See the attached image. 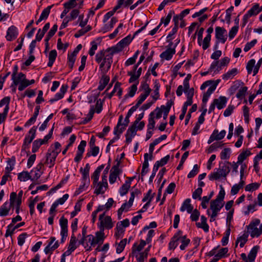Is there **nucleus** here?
Returning a JSON list of instances; mask_svg holds the SVG:
<instances>
[{
    "label": "nucleus",
    "mask_w": 262,
    "mask_h": 262,
    "mask_svg": "<svg viewBox=\"0 0 262 262\" xmlns=\"http://www.w3.org/2000/svg\"><path fill=\"white\" fill-rule=\"evenodd\" d=\"M224 206V203L217 200H212L210 202V209L220 211Z\"/></svg>",
    "instance_id": "obj_22"
},
{
    "label": "nucleus",
    "mask_w": 262,
    "mask_h": 262,
    "mask_svg": "<svg viewBox=\"0 0 262 262\" xmlns=\"http://www.w3.org/2000/svg\"><path fill=\"white\" fill-rule=\"evenodd\" d=\"M169 44L167 46V49L160 54V57L163 59H165L167 60L171 59L173 55L176 53L175 48L177 44H176L173 48H172L173 46V42L171 41H168Z\"/></svg>",
    "instance_id": "obj_8"
},
{
    "label": "nucleus",
    "mask_w": 262,
    "mask_h": 262,
    "mask_svg": "<svg viewBox=\"0 0 262 262\" xmlns=\"http://www.w3.org/2000/svg\"><path fill=\"white\" fill-rule=\"evenodd\" d=\"M68 89V86L66 85H62L60 89V91L56 93L54 96V97L52 99H51L49 102L51 103H53V102L61 99L64 96V93L67 92Z\"/></svg>",
    "instance_id": "obj_14"
},
{
    "label": "nucleus",
    "mask_w": 262,
    "mask_h": 262,
    "mask_svg": "<svg viewBox=\"0 0 262 262\" xmlns=\"http://www.w3.org/2000/svg\"><path fill=\"white\" fill-rule=\"evenodd\" d=\"M219 66V61H214L211 64L209 68L210 72H213L214 74L218 73L220 71L217 70V68Z\"/></svg>",
    "instance_id": "obj_63"
},
{
    "label": "nucleus",
    "mask_w": 262,
    "mask_h": 262,
    "mask_svg": "<svg viewBox=\"0 0 262 262\" xmlns=\"http://www.w3.org/2000/svg\"><path fill=\"white\" fill-rule=\"evenodd\" d=\"M231 149L230 148H225L221 152L220 156L222 160H227L230 158Z\"/></svg>",
    "instance_id": "obj_49"
},
{
    "label": "nucleus",
    "mask_w": 262,
    "mask_h": 262,
    "mask_svg": "<svg viewBox=\"0 0 262 262\" xmlns=\"http://www.w3.org/2000/svg\"><path fill=\"white\" fill-rule=\"evenodd\" d=\"M99 220L100 224H98L100 230L104 231V228L110 229L113 228L114 225L112 219L110 216H105L104 213L99 215Z\"/></svg>",
    "instance_id": "obj_5"
},
{
    "label": "nucleus",
    "mask_w": 262,
    "mask_h": 262,
    "mask_svg": "<svg viewBox=\"0 0 262 262\" xmlns=\"http://www.w3.org/2000/svg\"><path fill=\"white\" fill-rule=\"evenodd\" d=\"M154 112H152L150 113L148 118V123L147 124V129L151 130L153 129L155 126V121L154 120Z\"/></svg>",
    "instance_id": "obj_41"
},
{
    "label": "nucleus",
    "mask_w": 262,
    "mask_h": 262,
    "mask_svg": "<svg viewBox=\"0 0 262 262\" xmlns=\"http://www.w3.org/2000/svg\"><path fill=\"white\" fill-rule=\"evenodd\" d=\"M154 193H152V190L151 189L149 190L144 196L142 201H147V202H149V204H150L154 197Z\"/></svg>",
    "instance_id": "obj_62"
},
{
    "label": "nucleus",
    "mask_w": 262,
    "mask_h": 262,
    "mask_svg": "<svg viewBox=\"0 0 262 262\" xmlns=\"http://www.w3.org/2000/svg\"><path fill=\"white\" fill-rule=\"evenodd\" d=\"M76 241V237L74 234L73 233L71 237L68 250L66 251V252H68L69 251L72 252L76 249L77 247L75 246Z\"/></svg>",
    "instance_id": "obj_33"
},
{
    "label": "nucleus",
    "mask_w": 262,
    "mask_h": 262,
    "mask_svg": "<svg viewBox=\"0 0 262 262\" xmlns=\"http://www.w3.org/2000/svg\"><path fill=\"white\" fill-rule=\"evenodd\" d=\"M216 89V85L211 86L209 88L207 91V92L204 94L202 101L204 103H206L208 100L210 96L212 94V93L215 91Z\"/></svg>",
    "instance_id": "obj_32"
},
{
    "label": "nucleus",
    "mask_w": 262,
    "mask_h": 262,
    "mask_svg": "<svg viewBox=\"0 0 262 262\" xmlns=\"http://www.w3.org/2000/svg\"><path fill=\"white\" fill-rule=\"evenodd\" d=\"M251 154L250 150H247L241 153L237 158V163H242Z\"/></svg>",
    "instance_id": "obj_42"
},
{
    "label": "nucleus",
    "mask_w": 262,
    "mask_h": 262,
    "mask_svg": "<svg viewBox=\"0 0 262 262\" xmlns=\"http://www.w3.org/2000/svg\"><path fill=\"white\" fill-rule=\"evenodd\" d=\"M126 243H127L126 238H124L120 241V242L118 244V245L117 247V248H116V252L117 253H118V254L120 253L121 252H122L123 251V250L125 248V246L126 245Z\"/></svg>",
    "instance_id": "obj_54"
},
{
    "label": "nucleus",
    "mask_w": 262,
    "mask_h": 262,
    "mask_svg": "<svg viewBox=\"0 0 262 262\" xmlns=\"http://www.w3.org/2000/svg\"><path fill=\"white\" fill-rule=\"evenodd\" d=\"M248 230L252 237H258L262 233V228L258 229L254 226L251 227L248 226Z\"/></svg>",
    "instance_id": "obj_21"
},
{
    "label": "nucleus",
    "mask_w": 262,
    "mask_h": 262,
    "mask_svg": "<svg viewBox=\"0 0 262 262\" xmlns=\"http://www.w3.org/2000/svg\"><path fill=\"white\" fill-rule=\"evenodd\" d=\"M42 144H43L41 142V139H37V140H35L33 142V145H32V152H34V153L36 152L38 150V149L39 148L40 146Z\"/></svg>",
    "instance_id": "obj_59"
},
{
    "label": "nucleus",
    "mask_w": 262,
    "mask_h": 262,
    "mask_svg": "<svg viewBox=\"0 0 262 262\" xmlns=\"http://www.w3.org/2000/svg\"><path fill=\"white\" fill-rule=\"evenodd\" d=\"M95 113V108L93 105L91 106L90 110L88 114L86 117L83 119V120L81 122L80 124H85L89 122L93 118L94 114Z\"/></svg>",
    "instance_id": "obj_36"
},
{
    "label": "nucleus",
    "mask_w": 262,
    "mask_h": 262,
    "mask_svg": "<svg viewBox=\"0 0 262 262\" xmlns=\"http://www.w3.org/2000/svg\"><path fill=\"white\" fill-rule=\"evenodd\" d=\"M110 81V77L106 75H103L99 82V85L98 87V90L99 91H102Z\"/></svg>",
    "instance_id": "obj_31"
},
{
    "label": "nucleus",
    "mask_w": 262,
    "mask_h": 262,
    "mask_svg": "<svg viewBox=\"0 0 262 262\" xmlns=\"http://www.w3.org/2000/svg\"><path fill=\"white\" fill-rule=\"evenodd\" d=\"M68 221L67 219L65 218L63 216L60 217V219L59 220V225L61 227L60 233H68Z\"/></svg>",
    "instance_id": "obj_23"
},
{
    "label": "nucleus",
    "mask_w": 262,
    "mask_h": 262,
    "mask_svg": "<svg viewBox=\"0 0 262 262\" xmlns=\"http://www.w3.org/2000/svg\"><path fill=\"white\" fill-rule=\"evenodd\" d=\"M160 84L159 82H157V80L155 82V85H154V95L152 96V98L154 100V102H155L159 98V89H160Z\"/></svg>",
    "instance_id": "obj_50"
},
{
    "label": "nucleus",
    "mask_w": 262,
    "mask_h": 262,
    "mask_svg": "<svg viewBox=\"0 0 262 262\" xmlns=\"http://www.w3.org/2000/svg\"><path fill=\"white\" fill-rule=\"evenodd\" d=\"M229 165H231V163L229 162H225L222 163H220L219 165V168L227 176L230 171Z\"/></svg>",
    "instance_id": "obj_35"
},
{
    "label": "nucleus",
    "mask_w": 262,
    "mask_h": 262,
    "mask_svg": "<svg viewBox=\"0 0 262 262\" xmlns=\"http://www.w3.org/2000/svg\"><path fill=\"white\" fill-rule=\"evenodd\" d=\"M180 210L182 212L184 211L185 210H187L188 213H190L192 212L193 210V207L190 204V199H187L184 201L180 208Z\"/></svg>",
    "instance_id": "obj_19"
},
{
    "label": "nucleus",
    "mask_w": 262,
    "mask_h": 262,
    "mask_svg": "<svg viewBox=\"0 0 262 262\" xmlns=\"http://www.w3.org/2000/svg\"><path fill=\"white\" fill-rule=\"evenodd\" d=\"M169 158V155H167L164 158H162L160 161H157L154 165L158 166V168H159L160 166H163L165 165L168 162Z\"/></svg>",
    "instance_id": "obj_52"
},
{
    "label": "nucleus",
    "mask_w": 262,
    "mask_h": 262,
    "mask_svg": "<svg viewBox=\"0 0 262 262\" xmlns=\"http://www.w3.org/2000/svg\"><path fill=\"white\" fill-rule=\"evenodd\" d=\"M133 38L134 37H132L129 35L127 36L125 38L121 39L116 46L111 47L113 51H114V53L115 54L121 51L124 48L130 43Z\"/></svg>",
    "instance_id": "obj_6"
},
{
    "label": "nucleus",
    "mask_w": 262,
    "mask_h": 262,
    "mask_svg": "<svg viewBox=\"0 0 262 262\" xmlns=\"http://www.w3.org/2000/svg\"><path fill=\"white\" fill-rule=\"evenodd\" d=\"M179 241H180L182 243L180 246V248L182 250H184L186 248V247H187L190 242V239L187 238L186 235H182V231H181V236Z\"/></svg>",
    "instance_id": "obj_26"
},
{
    "label": "nucleus",
    "mask_w": 262,
    "mask_h": 262,
    "mask_svg": "<svg viewBox=\"0 0 262 262\" xmlns=\"http://www.w3.org/2000/svg\"><path fill=\"white\" fill-rule=\"evenodd\" d=\"M115 53L112 48H108L106 50H102L98 52L95 56V60L99 63V68L101 70L106 68L108 71L113 62V56Z\"/></svg>",
    "instance_id": "obj_1"
},
{
    "label": "nucleus",
    "mask_w": 262,
    "mask_h": 262,
    "mask_svg": "<svg viewBox=\"0 0 262 262\" xmlns=\"http://www.w3.org/2000/svg\"><path fill=\"white\" fill-rule=\"evenodd\" d=\"M99 152V148L98 146H92L91 147V151L86 154L87 157H90L93 156L95 157L98 155Z\"/></svg>",
    "instance_id": "obj_61"
},
{
    "label": "nucleus",
    "mask_w": 262,
    "mask_h": 262,
    "mask_svg": "<svg viewBox=\"0 0 262 262\" xmlns=\"http://www.w3.org/2000/svg\"><path fill=\"white\" fill-rule=\"evenodd\" d=\"M59 247V244L58 241H56L52 247L47 246L44 249V251L46 254L51 253L53 251Z\"/></svg>",
    "instance_id": "obj_58"
},
{
    "label": "nucleus",
    "mask_w": 262,
    "mask_h": 262,
    "mask_svg": "<svg viewBox=\"0 0 262 262\" xmlns=\"http://www.w3.org/2000/svg\"><path fill=\"white\" fill-rule=\"evenodd\" d=\"M130 187V181H125L119 189V192L121 196L126 194Z\"/></svg>",
    "instance_id": "obj_38"
},
{
    "label": "nucleus",
    "mask_w": 262,
    "mask_h": 262,
    "mask_svg": "<svg viewBox=\"0 0 262 262\" xmlns=\"http://www.w3.org/2000/svg\"><path fill=\"white\" fill-rule=\"evenodd\" d=\"M214 102L216 105L217 108L219 110H221L224 108L227 103V99L225 96H220L217 99H214L213 100Z\"/></svg>",
    "instance_id": "obj_17"
},
{
    "label": "nucleus",
    "mask_w": 262,
    "mask_h": 262,
    "mask_svg": "<svg viewBox=\"0 0 262 262\" xmlns=\"http://www.w3.org/2000/svg\"><path fill=\"white\" fill-rule=\"evenodd\" d=\"M230 61V59L228 57H224L219 61V66L217 68V71H221L223 67L228 65Z\"/></svg>",
    "instance_id": "obj_55"
},
{
    "label": "nucleus",
    "mask_w": 262,
    "mask_h": 262,
    "mask_svg": "<svg viewBox=\"0 0 262 262\" xmlns=\"http://www.w3.org/2000/svg\"><path fill=\"white\" fill-rule=\"evenodd\" d=\"M61 144L56 142L54 145H52L50 148L48 149V152L46 154V164H50L49 167H52L55 164L56 158L59 153L61 151Z\"/></svg>",
    "instance_id": "obj_2"
},
{
    "label": "nucleus",
    "mask_w": 262,
    "mask_h": 262,
    "mask_svg": "<svg viewBox=\"0 0 262 262\" xmlns=\"http://www.w3.org/2000/svg\"><path fill=\"white\" fill-rule=\"evenodd\" d=\"M180 236L181 230H179L171 238V240L168 245V248L169 250H174L177 247L178 245V241L180 240Z\"/></svg>",
    "instance_id": "obj_11"
},
{
    "label": "nucleus",
    "mask_w": 262,
    "mask_h": 262,
    "mask_svg": "<svg viewBox=\"0 0 262 262\" xmlns=\"http://www.w3.org/2000/svg\"><path fill=\"white\" fill-rule=\"evenodd\" d=\"M36 129L37 127L34 126L30 129L28 134L26 136L24 139V143L22 146L23 149L26 150L29 147V144L35 137Z\"/></svg>",
    "instance_id": "obj_7"
},
{
    "label": "nucleus",
    "mask_w": 262,
    "mask_h": 262,
    "mask_svg": "<svg viewBox=\"0 0 262 262\" xmlns=\"http://www.w3.org/2000/svg\"><path fill=\"white\" fill-rule=\"evenodd\" d=\"M96 237H95V245L96 244H102L105 238L104 233L103 231L100 230V231H97L95 233Z\"/></svg>",
    "instance_id": "obj_27"
},
{
    "label": "nucleus",
    "mask_w": 262,
    "mask_h": 262,
    "mask_svg": "<svg viewBox=\"0 0 262 262\" xmlns=\"http://www.w3.org/2000/svg\"><path fill=\"white\" fill-rule=\"evenodd\" d=\"M90 169V166L89 163L86 164L85 167L83 169L82 167L80 168V171L82 175V180L84 181H86L88 180L90 181L89 179V171Z\"/></svg>",
    "instance_id": "obj_25"
},
{
    "label": "nucleus",
    "mask_w": 262,
    "mask_h": 262,
    "mask_svg": "<svg viewBox=\"0 0 262 262\" xmlns=\"http://www.w3.org/2000/svg\"><path fill=\"white\" fill-rule=\"evenodd\" d=\"M16 71L13 72L12 75V80H13V83L14 85H17L19 82L24 78H25V75L22 73H19L17 77L15 76L17 71V67L15 66Z\"/></svg>",
    "instance_id": "obj_16"
},
{
    "label": "nucleus",
    "mask_w": 262,
    "mask_h": 262,
    "mask_svg": "<svg viewBox=\"0 0 262 262\" xmlns=\"http://www.w3.org/2000/svg\"><path fill=\"white\" fill-rule=\"evenodd\" d=\"M224 144L222 142H215L212 144L207 149V152L210 154L216 150L218 148L222 147Z\"/></svg>",
    "instance_id": "obj_45"
},
{
    "label": "nucleus",
    "mask_w": 262,
    "mask_h": 262,
    "mask_svg": "<svg viewBox=\"0 0 262 262\" xmlns=\"http://www.w3.org/2000/svg\"><path fill=\"white\" fill-rule=\"evenodd\" d=\"M261 11V9L259 8V5L257 4H255L250 10L248 11L247 14L251 17L253 15H256L260 12Z\"/></svg>",
    "instance_id": "obj_34"
},
{
    "label": "nucleus",
    "mask_w": 262,
    "mask_h": 262,
    "mask_svg": "<svg viewBox=\"0 0 262 262\" xmlns=\"http://www.w3.org/2000/svg\"><path fill=\"white\" fill-rule=\"evenodd\" d=\"M259 186L260 184L258 183H252L246 185L245 189L246 191H253L257 189Z\"/></svg>",
    "instance_id": "obj_51"
},
{
    "label": "nucleus",
    "mask_w": 262,
    "mask_h": 262,
    "mask_svg": "<svg viewBox=\"0 0 262 262\" xmlns=\"http://www.w3.org/2000/svg\"><path fill=\"white\" fill-rule=\"evenodd\" d=\"M138 82L136 84H133L129 88V91H128V92L127 93V94L125 95V97L126 98L128 97H133L137 90V84H138Z\"/></svg>",
    "instance_id": "obj_48"
},
{
    "label": "nucleus",
    "mask_w": 262,
    "mask_h": 262,
    "mask_svg": "<svg viewBox=\"0 0 262 262\" xmlns=\"http://www.w3.org/2000/svg\"><path fill=\"white\" fill-rule=\"evenodd\" d=\"M187 96V101L192 103V98L194 95V89L191 88L190 89L184 91Z\"/></svg>",
    "instance_id": "obj_56"
},
{
    "label": "nucleus",
    "mask_w": 262,
    "mask_h": 262,
    "mask_svg": "<svg viewBox=\"0 0 262 262\" xmlns=\"http://www.w3.org/2000/svg\"><path fill=\"white\" fill-rule=\"evenodd\" d=\"M174 14L173 10H170L167 14L166 18L162 17L161 19L160 23L159 24H163L164 26H166L169 23L170 20L171 18L172 15Z\"/></svg>",
    "instance_id": "obj_44"
},
{
    "label": "nucleus",
    "mask_w": 262,
    "mask_h": 262,
    "mask_svg": "<svg viewBox=\"0 0 262 262\" xmlns=\"http://www.w3.org/2000/svg\"><path fill=\"white\" fill-rule=\"evenodd\" d=\"M257 42V39H254L250 42H248L246 44V45L244 48V51L245 52H248L256 45Z\"/></svg>",
    "instance_id": "obj_64"
},
{
    "label": "nucleus",
    "mask_w": 262,
    "mask_h": 262,
    "mask_svg": "<svg viewBox=\"0 0 262 262\" xmlns=\"http://www.w3.org/2000/svg\"><path fill=\"white\" fill-rule=\"evenodd\" d=\"M258 246H254L250 251L248 255V259L249 262H254L256 256V254L258 250Z\"/></svg>",
    "instance_id": "obj_29"
},
{
    "label": "nucleus",
    "mask_w": 262,
    "mask_h": 262,
    "mask_svg": "<svg viewBox=\"0 0 262 262\" xmlns=\"http://www.w3.org/2000/svg\"><path fill=\"white\" fill-rule=\"evenodd\" d=\"M18 35L17 28L14 26L10 27L7 32L6 38L7 40L11 41L16 38Z\"/></svg>",
    "instance_id": "obj_12"
},
{
    "label": "nucleus",
    "mask_w": 262,
    "mask_h": 262,
    "mask_svg": "<svg viewBox=\"0 0 262 262\" xmlns=\"http://www.w3.org/2000/svg\"><path fill=\"white\" fill-rule=\"evenodd\" d=\"M10 101V98L9 97H5L0 101V107L5 105L4 112V115L7 116L9 110V103Z\"/></svg>",
    "instance_id": "obj_20"
},
{
    "label": "nucleus",
    "mask_w": 262,
    "mask_h": 262,
    "mask_svg": "<svg viewBox=\"0 0 262 262\" xmlns=\"http://www.w3.org/2000/svg\"><path fill=\"white\" fill-rule=\"evenodd\" d=\"M248 234L247 233H244L241 236L237 238L236 241V245L237 246L238 243H240L239 246L241 247H244L245 243L247 242L248 239Z\"/></svg>",
    "instance_id": "obj_43"
},
{
    "label": "nucleus",
    "mask_w": 262,
    "mask_h": 262,
    "mask_svg": "<svg viewBox=\"0 0 262 262\" xmlns=\"http://www.w3.org/2000/svg\"><path fill=\"white\" fill-rule=\"evenodd\" d=\"M119 165L120 161H117V164L112 167L109 177V181L111 184H113L116 182L117 178L121 172L119 168Z\"/></svg>",
    "instance_id": "obj_10"
},
{
    "label": "nucleus",
    "mask_w": 262,
    "mask_h": 262,
    "mask_svg": "<svg viewBox=\"0 0 262 262\" xmlns=\"http://www.w3.org/2000/svg\"><path fill=\"white\" fill-rule=\"evenodd\" d=\"M255 60L254 59L250 60L246 66V69L248 74H250L252 71L253 68L255 67Z\"/></svg>",
    "instance_id": "obj_60"
},
{
    "label": "nucleus",
    "mask_w": 262,
    "mask_h": 262,
    "mask_svg": "<svg viewBox=\"0 0 262 262\" xmlns=\"http://www.w3.org/2000/svg\"><path fill=\"white\" fill-rule=\"evenodd\" d=\"M104 165L102 164L99 167L97 168V169L93 172V174L91 176V178L93 180V184H96L97 182H98L100 173L101 170L104 168Z\"/></svg>",
    "instance_id": "obj_18"
},
{
    "label": "nucleus",
    "mask_w": 262,
    "mask_h": 262,
    "mask_svg": "<svg viewBox=\"0 0 262 262\" xmlns=\"http://www.w3.org/2000/svg\"><path fill=\"white\" fill-rule=\"evenodd\" d=\"M117 21L118 20L116 17H112L111 19V21L108 24L104 25L103 29L104 32L110 31L112 28L114 27V26Z\"/></svg>",
    "instance_id": "obj_39"
},
{
    "label": "nucleus",
    "mask_w": 262,
    "mask_h": 262,
    "mask_svg": "<svg viewBox=\"0 0 262 262\" xmlns=\"http://www.w3.org/2000/svg\"><path fill=\"white\" fill-rule=\"evenodd\" d=\"M15 162V160L14 157H12L11 159H9L8 161V166L6 167V169L7 170V172L6 173H9L13 169Z\"/></svg>",
    "instance_id": "obj_57"
},
{
    "label": "nucleus",
    "mask_w": 262,
    "mask_h": 262,
    "mask_svg": "<svg viewBox=\"0 0 262 262\" xmlns=\"http://www.w3.org/2000/svg\"><path fill=\"white\" fill-rule=\"evenodd\" d=\"M215 36L217 40L221 41V43H224L227 39V31L223 27H216L215 28Z\"/></svg>",
    "instance_id": "obj_9"
},
{
    "label": "nucleus",
    "mask_w": 262,
    "mask_h": 262,
    "mask_svg": "<svg viewBox=\"0 0 262 262\" xmlns=\"http://www.w3.org/2000/svg\"><path fill=\"white\" fill-rule=\"evenodd\" d=\"M43 167V164L41 163H39L37 165L36 167L34 169V179L37 180L39 179L41 175L43 173V171L42 170V168ZM34 170H32V172H33Z\"/></svg>",
    "instance_id": "obj_30"
},
{
    "label": "nucleus",
    "mask_w": 262,
    "mask_h": 262,
    "mask_svg": "<svg viewBox=\"0 0 262 262\" xmlns=\"http://www.w3.org/2000/svg\"><path fill=\"white\" fill-rule=\"evenodd\" d=\"M76 56L77 55L73 52L68 54V66L71 69H72L73 68L75 61L76 60Z\"/></svg>",
    "instance_id": "obj_40"
},
{
    "label": "nucleus",
    "mask_w": 262,
    "mask_h": 262,
    "mask_svg": "<svg viewBox=\"0 0 262 262\" xmlns=\"http://www.w3.org/2000/svg\"><path fill=\"white\" fill-rule=\"evenodd\" d=\"M132 115V114L130 113V112H128L125 118L124 122L123 124L122 123L123 116H120L117 126L114 128V134L115 135H117L118 133L119 134H121L123 132L129 122V117Z\"/></svg>",
    "instance_id": "obj_3"
},
{
    "label": "nucleus",
    "mask_w": 262,
    "mask_h": 262,
    "mask_svg": "<svg viewBox=\"0 0 262 262\" xmlns=\"http://www.w3.org/2000/svg\"><path fill=\"white\" fill-rule=\"evenodd\" d=\"M58 26L57 25H54L51 29L49 31L48 34L47 35L45 38V45L47 48H49V40L51 39V38L53 36V35L55 34L57 30Z\"/></svg>",
    "instance_id": "obj_24"
},
{
    "label": "nucleus",
    "mask_w": 262,
    "mask_h": 262,
    "mask_svg": "<svg viewBox=\"0 0 262 262\" xmlns=\"http://www.w3.org/2000/svg\"><path fill=\"white\" fill-rule=\"evenodd\" d=\"M215 135L214 137L216 138V140H220L223 139L226 134V132L225 130H222L220 133H219V130L217 129H214L212 133H214Z\"/></svg>",
    "instance_id": "obj_53"
},
{
    "label": "nucleus",
    "mask_w": 262,
    "mask_h": 262,
    "mask_svg": "<svg viewBox=\"0 0 262 262\" xmlns=\"http://www.w3.org/2000/svg\"><path fill=\"white\" fill-rule=\"evenodd\" d=\"M237 73V70L234 68L228 71L226 73L222 75V78L224 80H227L230 78L234 77Z\"/></svg>",
    "instance_id": "obj_37"
},
{
    "label": "nucleus",
    "mask_w": 262,
    "mask_h": 262,
    "mask_svg": "<svg viewBox=\"0 0 262 262\" xmlns=\"http://www.w3.org/2000/svg\"><path fill=\"white\" fill-rule=\"evenodd\" d=\"M53 6H49L43 10L40 16V19L46 20L48 18Z\"/></svg>",
    "instance_id": "obj_46"
},
{
    "label": "nucleus",
    "mask_w": 262,
    "mask_h": 262,
    "mask_svg": "<svg viewBox=\"0 0 262 262\" xmlns=\"http://www.w3.org/2000/svg\"><path fill=\"white\" fill-rule=\"evenodd\" d=\"M201 223H196V225L198 228H202L206 232L209 231V226L206 223L207 219L203 215L201 217Z\"/></svg>",
    "instance_id": "obj_28"
},
{
    "label": "nucleus",
    "mask_w": 262,
    "mask_h": 262,
    "mask_svg": "<svg viewBox=\"0 0 262 262\" xmlns=\"http://www.w3.org/2000/svg\"><path fill=\"white\" fill-rule=\"evenodd\" d=\"M227 175L222 172V171L219 168H215L213 172H211L208 178L210 181L219 180L222 177H226Z\"/></svg>",
    "instance_id": "obj_13"
},
{
    "label": "nucleus",
    "mask_w": 262,
    "mask_h": 262,
    "mask_svg": "<svg viewBox=\"0 0 262 262\" xmlns=\"http://www.w3.org/2000/svg\"><path fill=\"white\" fill-rule=\"evenodd\" d=\"M94 187L95 188L94 193L97 195L100 194H103L106 190L108 185H105V184L101 182H97L96 184H93Z\"/></svg>",
    "instance_id": "obj_15"
},
{
    "label": "nucleus",
    "mask_w": 262,
    "mask_h": 262,
    "mask_svg": "<svg viewBox=\"0 0 262 262\" xmlns=\"http://www.w3.org/2000/svg\"><path fill=\"white\" fill-rule=\"evenodd\" d=\"M18 179L20 181H26L31 179V177L27 171H23L18 173Z\"/></svg>",
    "instance_id": "obj_47"
},
{
    "label": "nucleus",
    "mask_w": 262,
    "mask_h": 262,
    "mask_svg": "<svg viewBox=\"0 0 262 262\" xmlns=\"http://www.w3.org/2000/svg\"><path fill=\"white\" fill-rule=\"evenodd\" d=\"M16 198V193L13 192L10 196V203L7 202L4 203L0 207V216H7L10 211L11 207L14 204L15 200Z\"/></svg>",
    "instance_id": "obj_4"
}]
</instances>
